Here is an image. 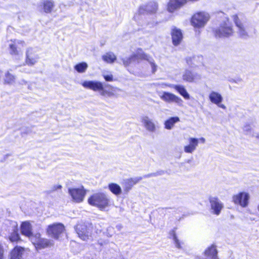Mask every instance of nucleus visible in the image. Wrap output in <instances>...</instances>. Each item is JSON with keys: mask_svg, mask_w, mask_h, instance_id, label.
<instances>
[{"mask_svg": "<svg viewBox=\"0 0 259 259\" xmlns=\"http://www.w3.org/2000/svg\"><path fill=\"white\" fill-rule=\"evenodd\" d=\"M201 78V76L200 74L192 72L189 70H186L183 75V79L189 82H196L200 80Z\"/></svg>", "mask_w": 259, "mask_h": 259, "instance_id": "obj_15", "label": "nucleus"}, {"mask_svg": "<svg viewBox=\"0 0 259 259\" xmlns=\"http://www.w3.org/2000/svg\"><path fill=\"white\" fill-rule=\"evenodd\" d=\"M4 250L2 245H0V259L3 258Z\"/></svg>", "mask_w": 259, "mask_h": 259, "instance_id": "obj_43", "label": "nucleus"}, {"mask_svg": "<svg viewBox=\"0 0 259 259\" xmlns=\"http://www.w3.org/2000/svg\"><path fill=\"white\" fill-rule=\"evenodd\" d=\"M180 121V118L177 116L171 117L164 122V127L167 130H171L174 127L175 124Z\"/></svg>", "mask_w": 259, "mask_h": 259, "instance_id": "obj_25", "label": "nucleus"}, {"mask_svg": "<svg viewBox=\"0 0 259 259\" xmlns=\"http://www.w3.org/2000/svg\"><path fill=\"white\" fill-rule=\"evenodd\" d=\"M31 241L36 249H41L54 245V241L40 237L39 233H36L31 238Z\"/></svg>", "mask_w": 259, "mask_h": 259, "instance_id": "obj_4", "label": "nucleus"}, {"mask_svg": "<svg viewBox=\"0 0 259 259\" xmlns=\"http://www.w3.org/2000/svg\"><path fill=\"white\" fill-rule=\"evenodd\" d=\"M209 19V15L205 12H199L195 15L192 18L191 23L195 27H203L206 24Z\"/></svg>", "mask_w": 259, "mask_h": 259, "instance_id": "obj_5", "label": "nucleus"}, {"mask_svg": "<svg viewBox=\"0 0 259 259\" xmlns=\"http://www.w3.org/2000/svg\"><path fill=\"white\" fill-rule=\"evenodd\" d=\"M21 232L22 234L30 238L32 236H34L31 232V225L28 222H24L22 223L21 226Z\"/></svg>", "mask_w": 259, "mask_h": 259, "instance_id": "obj_23", "label": "nucleus"}, {"mask_svg": "<svg viewBox=\"0 0 259 259\" xmlns=\"http://www.w3.org/2000/svg\"><path fill=\"white\" fill-rule=\"evenodd\" d=\"M142 180V177H135L130 179H127L124 180V186L126 190L128 191L132 188V187Z\"/></svg>", "mask_w": 259, "mask_h": 259, "instance_id": "obj_24", "label": "nucleus"}, {"mask_svg": "<svg viewBox=\"0 0 259 259\" xmlns=\"http://www.w3.org/2000/svg\"><path fill=\"white\" fill-rule=\"evenodd\" d=\"M169 86L176 90L185 99L188 100L190 99V95L183 85L170 84Z\"/></svg>", "mask_w": 259, "mask_h": 259, "instance_id": "obj_22", "label": "nucleus"}, {"mask_svg": "<svg viewBox=\"0 0 259 259\" xmlns=\"http://www.w3.org/2000/svg\"><path fill=\"white\" fill-rule=\"evenodd\" d=\"M171 35L173 45L176 46L179 45L183 38L181 30L173 26L171 28Z\"/></svg>", "mask_w": 259, "mask_h": 259, "instance_id": "obj_14", "label": "nucleus"}, {"mask_svg": "<svg viewBox=\"0 0 259 259\" xmlns=\"http://www.w3.org/2000/svg\"><path fill=\"white\" fill-rule=\"evenodd\" d=\"M24 250L20 247H15L11 253V259H21Z\"/></svg>", "mask_w": 259, "mask_h": 259, "instance_id": "obj_26", "label": "nucleus"}, {"mask_svg": "<svg viewBox=\"0 0 259 259\" xmlns=\"http://www.w3.org/2000/svg\"><path fill=\"white\" fill-rule=\"evenodd\" d=\"M26 56V63L27 65L30 66L35 64L38 59V56L34 54V51L32 48L27 49Z\"/></svg>", "mask_w": 259, "mask_h": 259, "instance_id": "obj_18", "label": "nucleus"}, {"mask_svg": "<svg viewBox=\"0 0 259 259\" xmlns=\"http://www.w3.org/2000/svg\"><path fill=\"white\" fill-rule=\"evenodd\" d=\"M82 85L87 89L94 91H100L103 89L102 82L97 81H84L82 83Z\"/></svg>", "mask_w": 259, "mask_h": 259, "instance_id": "obj_16", "label": "nucleus"}, {"mask_svg": "<svg viewBox=\"0 0 259 259\" xmlns=\"http://www.w3.org/2000/svg\"><path fill=\"white\" fill-rule=\"evenodd\" d=\"M68 193L74 201L79 203L83 201L86 194V190L83 186H81L78 188H69Z\"/></svg>", "mask_w": 259, "mask_h": 259, "instance_id": "obj_6", "label": "nucleus"}, {"mask_svg": "<svg viewBox=\"0 0 259 259\" xmlns=\"http://www.w3.org/2000/svg\"><path fill=\"white\" fill-rule=\"evenodd\" d=\"M44 11L45 13H50L52 12L54 4L52 1L45 0L42 3Z\"/></svg>", "mask_w": 259, "mask_h": 259, "instance_id": "obj_27", "label": "nucleus"}, {"mask_svg": "<svg viewBox=\"0 0 259 259\" xmlns=\"http://www.w3.org/2000/svg\"><path fill=\"white\" fill-rule=\"evenodd\" d=\"M100 95L103 96H107V97H112L114 95L113 93L112 92L107 91L104 89V87L103 86V89L100 91Z\"/></svg>", "mask_w": 259, "mask_h": 259, "instance_id": "obj_37", "label": "nucleus"}, {"mask_svg": "<svg viewBox=\"0 0 259 259\" xmlns=\"http://www.w3.org/2000/svg\"><path fill=\"white\" fill-rule=\"evenodd\" d=\"M209 99L211 103L216 104L219 107L223 109H226V106L221 104L223 98L220 93L214 91L211 92L209 95Z\"/></svg>", "mask_w": 259, "mask_h": 259, "instance_id": "obj_11", "label": "nucleus"}, {"mask_svg": "<svg viewBox=\"0 0 259 259\" xmlns=\"http://www.w3.org/2000/svg\"><path fill=\"white\" fill-rule=\"evenodd\" d=\"M15 79V76L8 72L5 75V81L8 84H12L14 82Z\"/></svg>", "mask_w": 259, "mask_h": 259, "instance_id": "obj_33", "label": "nucleus"}, {"mask_svg": "<svg viewBox=\"0 0 259 259\" xmlns=\"http://www.w3.org/2000/svg\"><path fill=\"white\" fill-rule=\"evenodd\" d=\"M108 188L110 191L115 195H119L121 193V188L120 186L117 184H109Z\"/></svg>", "mask_w": 259, "mask_h": 259, "instance_id": "obj_29", "label": "nucleus"}, {"mask_svg": "<svg viewBox=\"0 0 259 259\" xmlns=\"http://www.w3.org/2000/svg\"><path fill=\"white\" fill-rule=\"evenodd\" d=\"M233 17L234 21L236 24V25L238 28L239 35L241 37L243 38H247L249 36L248 32L246 31L243 25L239 22L238 17L236 15L234 16Z\"/></svg>", "mask_w": 259, "mask_h": 259, "instance_id": "obj_20", "label": "nucleus"}, {"mask_svg": "<svg viewBox=\"0 0 259 259\" xmlns=\"http://www.w3.org/2000/svg\"><path fill=\"white\" fill-rule=\"evenodd\" d=\"M88 203L93 206L103 209L109 206L110 200L109 197L103 193H96L88 199Z\"/></svg>", "mask_w": 259, "mask_h": 259, "instance_id": "obj_2", "label": "nucleus"}, {"mask_svg": "<svg viewBox=\"0 0 259 259\" xmlns=\"http://www.w3.org/2000/svg\"><path fill=\"white\" fill-rule=\"evenodd\" d=\"M200 58H201V57H189L186 59V62L188 65H189L191 67H193L195 66H197V65L195 64V62L197 60V59H200Z\"/></svg>", "mask_w": 259, "mask_h": 259, "instance_id": "obj_34", "label": "nucleus"}, {"mask_svg": "<svg viewBox=\"0 0 259 259\" xmlns=\"http://www.w3.org/2000/svg\"><path fill=\"white\" fill-rule=\"evenodd\" d=\"M195 150V149L193 148L192 146H190V145L184 147V151L186 153H192Z\"/></svg>", "mask_w": 259, "mask_h": 259, "instance_id": "obj_39", "label": "nucleus"}, {"mask_svg": "<svg viewBox=\"0 0 259 259\" xmlns=\"http://www.w3.org/2000/svg\"><path fill=\"white\" fill-rule=\"evenodd\" d=\"M204 253L206 257V259H219L217 256L218 251L214 245L208 247Z\"/></svg>", "mask_w": 259, "mask_h": 259, "instance_id": "obj_21", "label": "nucleus"}, {"mask_svg": "<svg viewBox=\"0 0 259 259\" xmlns=\"http://www.w3.org/2000/svg\"><path fill=\"white\" fill-rule=\"evenodd\" d=\"M249 196L245 192H240L233 197V201L235 204H239L243 207L248 205Z\"/></svg>", "mask_w": 259, "mask_h": 259, "instance_id": "obj_9", "label": "nucleus"}, {"mask_svg": "<svg viewBox=\"0 0 259 259\" xmlns=\"http://www.w3.org/2000/svg\"><path fill=\"white\" fill-rule=\"evenodd\" d=\"M251 136H252V137H255L259 139V134H253V133H252Z\"/></svg>", "mask_w": 259, "mask_h": 259, "instance_id": "obj_46", "label": "nucleus"}, {"mask_svg": "<svg viewBox=\"0 0 259 259\" xmlns=\"http://www.w3.org/2000/svg\"><path fill=\"white\" fill-rule=\"evenodd\" d=\"M199 140L202 143H204L205 141V140L204 138H201L200 139H199Z\"/></svg>", "mask_w": 259, "mask_h": 259, "instance_id": "obj_47", "label": "nucleus"}, {"mask_svg": "<svg viewBox=\"0 0 259 259\" xmlns=\"http://www.w3.org/2000/svg\"><path fill=\"white\" fill-rule=\"evenodd\" d=\"M13 43L9 44V48L10 49V53L13 55L15 56H22V53L19 50L20 48L18 47V45H21L22 47H24L25 42L23 41L15 39L14 41L11 40Z\"/></svg>", "mask_w": 259, "mask_h": 259, "instance_id": "obj_13", "label": "nucleus"}, {"mask_svg": "<svg viewBox=\"0 0 259 259\" xmlns=\"http://www.w3.org/2000/svg\"><path fill=\"white\" fill-rule=\"evenodd\" d=\"M9 239L12 242H17L20 239V236L17 229H13V232L9 236Z\"/></svg>", "mask_w": 259, "mask_h": 259, "instance_id": "obj_32", "label": "nucleus"}, {"mask_svg": "<svg viewBox=\"0 0 259 259\" xmlns=\"http://www.w3.org/2000/svg\"><path fill=\"white\" fill-rule=\"evenodd\" d=\"M102 59L106 63H113L116 60V57L113 53L109 52L102 56Z\"/></svg>", "mask_w": 259, "mask_h": 259, "instance_id": "obj_28", "label": "nucleus"}, {"mask_svg": "<svg viewBox=\"0 0 259 259\" xmlns=\"http://www.w3.org/2000/svg\"><path fill=\"white\" fill-rule=\"evenodd\" d=\"M19 83L21 84H26L27 82L25 80L22 79L19 81Z\"/></svg>", "mask_w": 259, "mask_h": 259, "instance_id": "obj_45", "label": "nucleus"}, {"mask_svg": "<svg viewBox=\"0 0 259 259\" xmlns=\"http://www.w3.org/2000/svg\"><path fill=\"white\" fill-rule=\"evenodd\" d=\"M142 122L146 130L151 133H154L156 130V126L153 120L148 116H145L142 117Z\"/></svg>", "mask_w": 259, "mask_h": 259, "instance_id": "obj_17", "label": "nucleus"}, {"mask_svg": "<svg viewBox=\"0 0 259 259\" xmlns=\"http://www.w3.org/2000/svg\"><path fill=\"white\" fill-rule=\"evenodd\" d=\"M103 76L107 81H111L113 80V75L112 74H104Z\"/></svg>", "mask_w": 259, "mask_h": 259, "instance_id": "obj_40", "label": "nucleus"}, {"mask_svg": "<svg viewBox=\"0 0 259 259\" xmlns=\"http://www.w3.org/2000/svg\"><path fill=\"white\" fill-rule=\"evenodd\" d=\"M160 97V98L165 102L168 103L175 102L179 106H182L183 103L181 98L168 92H163V94Z\"/></svg>", "mask_w": 259, "mask_h": 259, "instance_id": "obj_10", "label": "nucleus"}, {"mask_svg": "<svg viewBox=\"0 0 259 259\" xmlns=\"http://www.w3.org/2000/svg\"><path fill=\"white\" fill-rule=\"evenodd\" d=\"M209 200L212 213L216 215H219L224 207L223 203L218 198L215 197H210Z\"/></svg>", "mask_w": 259, "mask_h": 259, "instance_id": "obj_8", "label": "nucleus"}, {"mask_svg": "<svg viewBox=\"0 0 259 259\" xmlns=\"http://www.w3.org/2000/svg\"><path fill=\"white\" fill-rule=\"evenodd\" d=\"M242 129H243L244 133L246 135L251 136L252 135V134L253 133L251 126L249 124H247V123L245 124L243 126Z\"/></svg>", "mask_w": 259, "mask_h": 259, "instance_id": "obj_35", "label": "nucleus"}, {"mask_svg": "<svg viewBox=\"0 0 259 259\" xmlns=\"http://www.w3.org/2000/svg\"><path fill=\"white\" fill-rule=\"evenodd\" d=\"M157 4L154 2L149 3L147 5L141 6L139 10L140 14L155 13L157 9Z\"/></svg>", "mask_w": 259, "mask_h": 259, "instance_id": "obj_12", "label": "nucleus"}, {"mask_svg": "<svg viewBox=\"0 0 259 259\" xmlns=\"http://www.w3.org/2000/svg\"><path fill=\"white\" fill-rule=\"evenodd\" d=\"M257 209H258V210L259 211V205H258V206H257Z\"/></svg>", "mask_w": 259, "mask_h": 259, "instance_id": "obj_49", "label": "nucleus"}, {"mask_svg": "<svg viewBox=\"0 0 259 259\" xmlns=\"http://www.w3.org/2000/svg\"><path fill=\"white\" fill-rule=\"evenodd\" d=\"M75 230L78 236L83 240L88 239L90 233L84 225H77L76 226Z\"/></svg>", "mask_w": 259, "mask_h": 259, "instance_id": "obj_19", "label": "nucleus"}, {"mask_svg": "<svg viewBox=\"0 0 259 259\" xmlns=\"http://www.w3.org/2000/svg\"><path fill=\"white\" fill-rule=\"evenodd\" d=\"M62 188V187L61 185H54L51 188L50 190L48 191V193H51L53 192L57 191V190L61 189Z\"/></svg>", "mask_w": 259, "mask_h": 259, "instance_id": "obj_38", "label": "nucleus"}, {"mask_svg": "<svg viewBox=\"0 0 259 259\" xmlns=\"http://www.w3.org/2000/svg\"><path fill=\"white\" fill-rule=\"evenodd\" d=\"M88 65L85 62H81L76 64L74 66V69L79 73H83L85 71Z\"/></svg>", "mask_w": 259, "mask_h": 259, "instance_id": "obj_31", "label": "nucleus"}, {"mask_svg": "<svg viewBox=\"0 0 259 259\" xmlns=\"http://www.w3.org/2000/svg\"><path fill=\"white\" fill-rule=\"evenodd\" d=\"M153 177H155V174L154 172H152V173L148 174H147V175H145L142 178L143 179V178H148Z\"/></svg>", "mask_w": 259, "mask_h": 259, "instance_id": "obj_42", "label": "nucleus"}, {"mask_svg": "<svg viewBox=\"0 0 259 259\" xmlns=\"http://www.w3.org/2000/svg\"><path fill=\"white\" fill-rule=\"evenodd\" d=\"M198 141L199 140L197 138H190L189 139V145H190V146H192L193 148L196 149L198 144Z\"/></svg>", "mask_w": 259, "mask_h": 259, "instance_id": "obj_36", "label": "nucleus"}, {"mask_svg": "<svg viewBox=\"0 0 259 259\" xmlns=\"http://www.w3.org/2000/svg\"><path fill=\"white\" fill-rule=\"evenodd\" d=\"M233 32L232 24L228 19L222 22L220 27L214 30V34L217 37H228L232 35Z\"/></svg>", "mask_w": 259, "mask_h": 259, "instance_id": "obj_3", "label": "nucleus"}, {"mask_svg": "<svg viewBox=\"0 0 259 259\" xmlns=\"http://www.w3.org/2000/svg\"><path fill=\"white\" fill-rule=\"evenodd\" d=\"M170 235L172 236V239L174 241L175 246L178 249H182V244H183V243L178 239L175 231H171Z\"/></svg>", "mask_w": 259, "mask_h": 259, "instance_id": "obj_30", "label": "nucleus"}, {"mask_svg": "<svg viewBox=\"0 0 259 259\" xmlns=\"http://www.w3.org/2000/svg\"><path fill=\"white\" fill-rule=\"evenodd\" d=\"M156 24V23L155 24H152V26H154V25H155Z\"/></svg>", "mask_w": 259, "mask_h": 259, "instance_id": "obj_48", "label": "nucleus"}, {"mask_svg": "<svg viewBox=\"0 0 259 259\" xmlns=\"http://www.w3.org/2000/svg\"><path fill=\"white\" fill-rule=\"evenodd\" d=\"M141 60H145L149 62L151 66L153 73L156 71L157 66L155 64L153 59L144 53L141 49H139L136 53L130 57L122 59L123 64L125 66H127L133 63H138Z\"/></svg>", "mask_w": 259, "mask_h": 259, "instance_id": "obj_1", "label": "nucleus"}, {"mask_svg": "<svg viewBox=\"0 0 259 259\" xmlns=\"http://www.w3.org/2000/svg\"><path fill=\"white\" fill-rule=\"evenodd\" d=\"M231 82H235V83H238L242 81V79L241 78H237V79H232L231 80H230Z\"/></svg>", "mask_w": 259, "mask_h": 259, "instance_id": "obj_44", "label": "nucleus"}, {"mask_svg": "<svg viewBox=\"0 0 259 259\" xmlns=\"http://www.w3.org/2000/svg\"><path fill=\"white\" fill-rule=\"evenodd\" d=\"M166 172V171L165 170H158L156 172H154L155 174V177H157V176H162V175H164L165 173Z\"/></svg>", "mask_w": 259, "mask_h": 259, "instance_id": "obj_41", "label": "nucleus"}, {"mask_svg": "<svg viewBox=\"0 0 259 259\" xmlns=\"http://www.w3.org/2000/svg\"><path fill=\"white\" fill-rule=\"evenodd\" d=\"M64 226L61 223L54 224L50 225L47 229L48 233L55 239H58L64 231Z\"/></svg>", "mask_w": 259, "mask_h": 259, "instance_id": "obj_7", "label": "nucleus"}]
</instances>
